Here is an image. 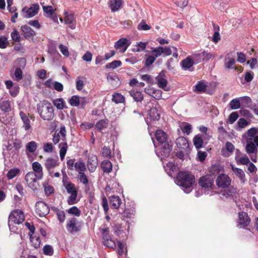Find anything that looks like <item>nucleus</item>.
<instances>
[{"label":"nucleus","instance_id":"obj_22","mask_svg":"<svg viewBox=\"0 0 258 258\" xmlns=\"http://www.w3.org/2000/svg\"><path fill=\"white\" fill-rule=\"evenodd\" d=\"M21 30L23 33L24 37L27 39L33 37L36 34L35 32L31 27L27 25L22 26Z\"/></svg>","mask_w":258,"mask_h":258},{"label":"nucleus","instance_id":"obj_47","mask_svg":"<svg viewBox=\"0 0 258 258\" xmlns=\"http://www.w3.org/2000/svg\"><path fill=\"white\" fill-rule=\"evenodd\" d=\"M67 212L77 217H79L81 214V210L76 206H73L68 210Z\"/></svg>","mask_w":258,"mask_h":258},{"label":"nucleus","instance_id":"obj_21","mask_svg":"<svg viewBox=\"0 0 258 258\" xmlns=\"http://www.w3.org/2000/svg\"><path fill=\"white\" fill-rule=\"evenodd\" d=\"M58 158H48L45 161V166L49 173L52 172V170L58 165Z\"/></svg>","mask_w":258,"mask_h":258},{"label":"nucleus","instance_id":"obj_7","mask_svg":"<svg viewBox=\"0 0 258 258\" xmlns=\"http://www.w3.org/2000/svg\"><path fill=\"white\" fill-rule=\"evenodd\" d=\"M82 225V221H79L75 217H72L68 221L66 228L70 233L78 232L81 229Z\"/></svg>","mask_w":258,"mask_h":258},{"label":"nucleus","instance_id":"obj_35","mask_svg":"<svg viewBox=\"0 0 258 258\" xmlns=\"http://www.w3.org/2000/svg\"><path fill=\"white\" fill-rule=\"evenodd\" d=\"M203 140L200 135H196L193 139V143L197 149H200L203 147Z\"/></svg>","mask_w":258,"mask_h":258},{"label":"nucleus","instance_id":"obj_1","mask_svg":"<svg viewBox=\"0 0 258 258\" xmlns=\"http://www.w3.org/2000/svg\"><path fill=\"white\" fill-rule=\"evenodd\" d=\"M247 138L246 139V145L245 150L248 154H254V158L251 156L252 161H256V155L258 150V127H252L249 129L247 132Z\"/></svg>","mask_w":258,"mask_h":258},{"label":"nucleus","instance_id":"obj_9","mask_svg":"<svg viewBox=\"0 0 258 258\" xmlns=\"http://www.w3.org/2000/svg\"><path fill=\"white\" fill-rule=\"evenodd\" d=\"M25 220L23 212L20 210H14L11 213L9 216V221L14 224L19 225Z\"/></svg>","mask_w":258,"mask_h":258},{"label":"nucleus","instance_id":"obj_38","mask_svg":"<svg viewBox=\"0 0 258 258\" xmlns=\"http://www.w3.org/2000/svg\"><path fill=\"white\" fill-rule=\"evenodd\" d=\"M74 168L78 172V174L84 172L86 170L85 164L82 161L75 162Z\"/></svg>","mask_w":258,"mask_h":258},{"label":"nucleus","instance_id":"obj_18","mask_svg":"<svg viewBox=\"0 0 258 258\" xmlns=\"http://www.w3.org/2000/svg\"><path fill=\"white\" fill-rule=\"evenodd\" d=\"M180 64L182 69L184 71H193L194 70L192 68L194 64H195V63L190 56H188L185 59H183L180 62Z\"/></svg>","mask_w":258,"mask_h":258},{"label":"nucleus","instance_id":"obj_51","mask_svg":"<svg viewBox=\"0 0 258 258\" xmlns=\"http://www.w3.org/2000/svg\"><path fill=\"white\" fill-rule=\"evenodd\" d=\"M191 59H193V61L195 64H198L201 61H203V58L202 55V52L200 53H194L191 56Z\"/></svg>","mask_w":258,"mask_h":258},{"label":"nucleus","instance_id":"obj_44","mask_svg":"<svg viewBox=\"0 0 258 258\" xmlns=\"http://www.w3.org/2000/svg\"><path fill=\"white\" fill-rule=\"evenodd\" d=\"M236 193V188L233 187H230L227 191H224L221 192L223 197L226 198H232L234 197L235 194Z\"/></svg>","mask_w":258,"mask_h":258},{"label":"nucleus","instance_id":"obj_37","mask_svg":"<svg viewBox=\"0 0 258 258\" xmlns=\"http://www.w3.org/2000/svg\"><path fill=\"white\" fill-rule=\"evenodd\" d=\"M30 240L32 243V245L35 248H38L40 247L41 240L39 236L33 235H30Z\"/></svg>","mask_w":258,"mask_h":258},{"label":"nucleus","instance_id":"obj_30","mask_svg":"<svg viewBox=\"0 0 258 258\" xmlns=\"http://www.w3.org/2000/svg\"><path fill=\"white\" fill-rule=\"evenodd\" d=\"M101 168L103 172L109 173L112 171V164L109 160H104L101 163Z\"/></svg>","mask_w":258,"mask_h":258},{"label":"nucleus","instance_id":"obj_57","mask_svg":"<svg viewBox=\"0 0 258 258\" xmlns=\"http://www.w3.org/2000/svg\"><path fill=\"white\" fill-rule=\"evenodd\" d=\"M14 75L15 76V80L19 82L23 78V72L21 69L19 68L16 69L14 72Z\"/></svg>","mask_w":258,"mask_h":258},{"label":"nucleus","instance_id":"obj_2","mask_svg":"<svg viewBox=\"0 0 258 258\" xmlns=\"http://www.w3.org/2000/svg\"><path fill=\"white\" fill-rule=\"evenodd\" d=\"M52 137V142L54 144L56 145L61 141L58 145V148L59 149L60 158L62 161L68 149L67 142V131L65 126L61 125L59 130H56Z\"/></svg>","mask_w":258,"mask_h":258},{"label":"nucleus","instance_id":"obj_6","mask_svg":"<svg viewBox=\"0 0 258 258\" xmlns=\"http://www.w3.org/2000/svg\"><path fill=\"white\" fill-rule=\"evenodd\" d=\"M154 146L156 149V154L161 159L168 157L172 150L171 146L169 145L168 142H162V144L157 145L154 143Z\"/></svg>","mask_w":258,"mask_h":258},{"label":"nucleus","instance_id":"obj_14","mask_svg":"<svg viewBox=\"0 0 258 258\" xmlns=\"http://www.w3.org/2000/svg\"><path fill=\"white\" fill-rule=\"evenodd\" d=\"M39 10V5L38 4H34L32 5V6L29 8L27 7L23 8L22 9V12L24 14H25V15L24 16V17L30 18L37 15L38 13Z\"/></svg>","mask_w":258,"mask_h":258},{"label":"nucleus","instance_id":"obj_34","mask_svg":"<svg viewBox=\"0 0 258 258\" xmlns=\"http://www.w3.org/2000/svg\"><path fill=\"white\" fill-rule=\"evenodd\" d=\"M149 115L153 120H158L160 118V111L156 107H152L149 111Z\"/></svg>","mask_w":258,"mask_h":258},{"label":"nucleus","instance_id":"obj_20","mask_svg":"<svg viewBox=\"0 0 258 258\" xmlns=\"http://www.w3.org/2000/svg\"><path fill=\"white\" fill-rule=\"evenodd\" d=\"M177 147L184 151L188 150L189 148L188 142L186 138L183 137H179L176 140Z\"/></svg>","mask_w":258,"mask_h":258},{"label":"nucleus","instance_id":"obj_54","mask_svg":"<svg viewBox=\"0 0 258 258\" xmlns=\"http://www.w3.org/2000/svg\"><path fill=\"white\" fill-rule=\"evenodd\" d=\"M121 64V62L120 60H113L112 62L107 64L106 68L107 69H111L113 70L120 67Z\"/></svg>","mask_w":258,"mask_h":258},{"label":"nucleus","instance_id":"obj_28","mask_svg":"<svg viewBox=\"0 0 258 258\" xmlns=\"http://www.w3.org/2000/svg\"><path fill=\"white\" fill-rule=\"evenodd\" d=\"M194 90L198 93L205 92L207 88V85L205 81L201 80L198 81L197 84L194 86Z\"/></svg>","mask_w":258,"mask_h":258},{"label":"nucleus","instance_id":"obj_17","mask_svg":"<svg viewBox=\"0 0 258 258\" xmlns=\"http://www.w3.org/2000/svg\"><path fill=\"white\" fill-rule=\"evenodd\" d=\"M130 44L131 42L126 38H121L115 43L114 47L120 52H124Z\"/></svg>","mask_w":258,"mask_h":258},{"label":"nucleus","instance_id":"obj_41","mask_svg":"<svg viewBox=\"0 0 258 258\" xmlns=\"http://www.w3.org/2000/svg\"><path fill=\"white\" fill-rule=\"evenodd\" d=\"M37 148V144L35 141H31L28 143L26 145V150L29 153H34Z\"/></svg>","mask_w":258,"mask_h":258},{"label":"nucleus","instance_id":"obj_42","mask_svg":"<svg viewBox=\"0 0 258 258\" xmlns=\"http://www.w3.org/2000/svg\"><path fill=\"white\" fill-rule=\"evenodd\" d=\"M135 211L133 209L129 210L126 209L121 214V219L125 221L126 218H131L134 215Z\"/></svg>","mask_w":258,"mask_h":258},{"label":"nucleus","instance_id":"obj_36","mask_svg":"<svg viewBox=\"0 0 258 258\" xmlns=\"http://www.w3.org/2000/svg\"><path fill=\"white\" fill-rule=\"evenodd\" d=\"M122 5L121 0H113L110 2V9L112 12L118 11Z\"/></svg>","mask_w":258,"mask_h":258},{"label":"nucleus","instance_id":"obj_16","mask_svg":"<svg viewBox=\"0 0 258 258\" xmlns=\"http://www.w3.org/2000/svg\"><path fill=\"white\" fill-rule=\"evenodd\" d=\"M238 225L239 228H244L249 225L250 219L247 213L240 212L238 213Z\"/></svg>","mask_w":258,"mask_h":258},{"label":"nucleus","instance_id":"obj_39","mask_svg":"<svg viewBox=\"0 0 258 258\" xmlns=\"http://www.w3.org/2000/svg\"><path fill=\"white\" fill-rule=\"evenodd\" d=\"M112 100L116 104L123 103L125 101L124 97L120 93H115L112 95Z\"/></svg>","mask_w":258,"mask_h":258},{"label":"nucleus","instance_id":"obj_48","mask_svg":"<svg viewBox=\"0 0 258 258\" xmlns=\"http://www.w3.org/2000/svg\"><path fill=\"white\" fill-rule=\"evenodd\" d=\"M43 186L44 187L45 194L47 196H49L54 193V188L53 186L49 185L48 183H44L43 184Z\"/></svg>","mask_w":258,"mask_h":258},{"label":"nucleus","instance_id":"obj_11","mask_svg":"<svg viewBox=\"0 0 258 258\" xmlns=\"http://www.w3.org/2000/svg\"><path fill=\"white\" fill-rule=\"evenodd\" d=\"M216 183L218 187L225 188L230 185L231 180L227 175L220 174L218 176L216 180Z\"/></svg>","mask_w":258,"mask_h":258},{"label":"nucleus","instance_id":"obj_43","mask_svg":"<svg viewBox=\"0 0 258 258\" xmlns=\"http://www.w3.org/2000/svg\"><path fill=\"white\" fill-rule=\"evenodd\" d=\"M68 102L72 106H79L80 103V99L78 95H74L70 98Z\"/></svg>","mask_w":258,"mask_h":258},{"label":"nucleus","instance_id":"obj_12","mask_svg":"<svg viewBox=\"0 0 258 258\" xmlns=\"http://www.w3.org/2000/svg\"><path fill=\"white\" fill-rule=\"evenodd\" d=\"M25 180L28 186L33 190H36L38 186L37 175L33 172H29L25 176Z\"/></svg>","mask_w":258,"mask_h":258},{"label":"nucleus","instance_id":"obj_53","mask_svg":"<svg viewBox=\"0 0 258 258\" xmlns=\"http://www.w3.org/2000/svg\"><path fill=\"white\" fill-rule=\"evenodd\" d=\"M78 178L80 182L82 183L83 184L86 185L88 184L89 181L88 177L85 174L84 172L78 174Z\"/></svg>","mask_w":258,"mask_h":258},{"label":"nucleus","instance_id":"obj_26","mask_svg":"<svg viewBox=\"0 0 258 258\" xmlns=\"http://www.w3.org/2000/svg\"><path fill=\"white\" fill-rule=\"evenodd\" d=\"M121 203L120 198L117 196H112L109 198V204L111 208L117 209Z\"/></svg>","mask_w":258,"mask_h":258},{"label":"nucleus","instance_id":"obj_10","mask_svg":"<svg viewBox=\"0 0 258 258\" xmlns=\"http://www.w3.org/2000/svg\"><path fill=\"white\" fill-rule=\"evenodd\" d=\"M102 235L103 244L110 248H115L116 244L115 241L111 238L109 235V230L108 228H103L102 230Z\"/></svg>","mask_w":258,"mask_h":258},{"label":"nucleus","instance_id":"obj_29","mask_svg":"<svg viewBox=\"0 0 258 258\" xmlns=\"http://www.w3.org/2000/svg\"><path fill=\"white\" fill-rule=\"evenodd\" d=\"M12 103L9 100H3L0 102L1 110L6 113H9L12 110Z\"/></svg>","mask_w":258,"mask_h":258},{"label":"nucleus","instance_id":"obj_33","mask_svg":"<svg viewBox=\"0 0 258 258\" xmlns=\"http://www.w3.org/2000/svg\"><path fill=\"white\" fill-rule=\"evenodd\" d=\"M109 124V120L107 119H101L97 122L95 127L96 129L101 132L103 129L106 128Z\"/></svg>","mask_w":258,"mask_h":258},{"label":"nucleus","instance_id":"obj_62","mask_svg":"<svg viewBox=\"0 0 258 258\" xmlns=\"http://www.w3.org/2000/svg\"><path fill=\"white\" fill-rule=\"evenodd\" d=\"M102 154L104 157L108 158H111L112 157L110 148L106 146L103 148Z\"/></svg>","mask_w":258,"mask_h":258},{"label":"nucleus","instance_id":"obj_13","mask_svg":"<svg viewBox=\"0 0 258 258\" xmlns=\"http://www.w3.org/2000/svg\"><path fill=\"white\" fill-rule=\"evenodd\" d=\"M35 211L39 217H45L49 213V208L44 202L39 201L35 204Z\"/></svg>","mask_w":258,"mask_h":258},{"label":"nucleus","instance_id":"obj_60","mask_svg":"<svg viewBox=\"0 0 258 258\" xmlns=\"http://www.w3.org/2000/svg\"><path fill=\"white\" fill-rule=\"evenodd\" d=\"M175 4L178 7L183 8L188 4V0H173Z\"/></svg>","mask_w":258,"mask_h":258},{"label":"nucleus","instance_id":"obj_59","mask_svg":"<svg viewBox=\"0 0 258 258\" xmlns=\"http://www.w3.org/2000/svg\"><path fill=\"white\" fill-rule=\"evenodd\" d=\"M145 56H146L145 62V66L146 67H149L154 63L156 58L152 54L148 56L146 55Z\"/></svg>","mask_w":258,"mask_h":258},{"label":"nucleus","instance_id":"obj_64","mask_svg":"<svg viewBox=\"0 0 258 258\" xmlns=\"http://www.w3.org/2000/svg\"><path fill=\"white\" fill-rule=\"evenodd\" d=\"M19 87L18 85H15L13 87L9 90L10 95L15 97L19 92Z\"/></svg>","mask_w":258,"mask_h":258},{"label":"nucleus","instance_id":"obj_55","mask_svg":"<svg viewBox=\"0 0 258 258\" xmlns=\"http://www.w3.org/2000/svg\"><path fill=\"white\" fill-rule=\"evenodd\" d=\"M137 29L138 30H144L146 31L150 30L151 29V27L146 24V22L142 20L141 22L138 24L137 26Z\"/></svg>","mask_w":258,"mask_h":258},{"label":"nucleus","instance_id":"obj_25","mask_svg":"<svg viewBox=\"0 0 258 258\" xmlns=\"http://www.w3.org/2000/svg\"><path fill=\"white\" fill-rule=\"evenodd\" d=\"M19 115L20 116L21 119H22L23 122V127L26 131H28L31 127L30 124V120L28 117V115L24 112L23 111H20L19 113Z\"/></svg>","mask_w":258,"mask_h":258},{"label":"nucleus","instance_id":"obj_5","mask_svg":"<svg viewBox=\"0 0 258 258\" xmlns=\"http://www.w3.org/2000/svg\"><path fill=\"white\" fill-rule=\"evenodd\" d=\"M62 182L67 192L71 195L68 200V204L69 205L76 204L77 202L76 199L78 191L75 185L69 180L66 174L63 176Z\"/></svg>","mask_w":258,"mask_h":258},{"label":"nucleus","instance_id":"obj_23","mask_svg":"<svg viewBox=\"0 0 258 258\" xmlns=\"http://www.w3.org/2000/svg\"><path fill=\"white\" fill-rule=\"evenodd\" d=\"M32 169L35 175H37V179H41L43 177L42 167L38 162H34L32 165Z\"/></svg>","mask_w":258,"mask_h":258},{"label":"nucleus","instance_id":"obj_31","mask_svg":"<svg viewBox=\"0 0 258 258\" xmlns=\"http://www.w3.org/2000/svg\"><path fill=\"white\" fill-rule=\"evenodd\" d=\"M162 76H164V72L163 71L160 72L158 76L156 77V80L158 87L160 88L164 89L167 86V81L166 79L162 77Z\"/></svg>","mask_w":258,"mask_h":258},{"label":"nucleus","instance_id":"obj_4","mask_svg":"<svg viewBox=\"0 0 258 258\" xmlns=\"http://www.w3.org/2000/svg\"><path fill=\"white\" fill-rule=\"evenodd\" d=\"M176 181L177 184L182 187L184 191L188 194L192 190V186L195 183V176L186 172H179Z\"/></svg>","mask_w":258,"mask_h":258},{"label":"nucleus","instance_id":"obj_27","mask_svg":"<svg viewBox=\"0 0 258 258\" xmlns=\"http://www.w3.org/2000/svg\"><path fill=\"white\" fill-rule=\"evenodd\" d=\"M232 170L236 176L239 178L241 183L244 184L246 181L244 171L240 168L234 167L233 166H232Z\"/></svg>","mask_w":258,"mask_h":258},{"label":"nucleus","instance_id":"obj_3","mask_svg":"<svg viewBox=\"0 0 258 258\" xmlns=\"http://www.w3.org/2000/svg\"><path fill=\"white\" fill-rule=\"evenodd\" d=\"M54 108L48 100H44L37 104V112L44 120L51 121L54 117Z\"/></svg>","mask_w":258,"mask_h":258},{"label":"nucleus","instance_id":"obj_8","mask_svg":"<svg viewBox=\"0 0 258 258\" xmlns=\"http://www.w3.org/2000/svg\"><path fill=\"white\" fill-rule=\"evenodd\" d=\"M123 224L116 223L113 227V232L114 234L121 237L126 236L128 233L129 224L127 221L124 222V225L122 226Z\"/></svg>","mask_w":258,"mask_h":258},{"label":"nucleus","instance_id":"obj_32","mask_svg":"<svg viewBox=\"0 0 258 258\" xmlns=\"http://www.w3.org/2000/svg\"><path fill=\"white\" fill-rule=\"evenodd\" d=\"M129 94L133 98L135 101L141 102L143 100V94L140 91L131 90L129 91Z\"/></svg>","mask_w":258,"mask_h":258},{"label":"nucleus","instance_id":"obj_19","mask_svg":"<svg viewBox=\"0 0 258 258\" xmlns=\"http://www.w3.org/2000/svg\"><path fill=\"white\" fill-rule=\"evenodd\" d=\"M87 167L90 172H93L98 165V159L96 155H92L88 158Z\"/></svg>","mask_w":258,"mask_h":258},{"label":"nucleus","instance_id":"obj_58","mask_svg":"<svg viewBox=\"0 0 258 258\" xmlns=\"http://www.w3.org/2000/svg\"><path fill=\"white\" fill-rule=\"evenodd\" d=\"M238 114L237 112H232L229 116L228 121L230 124H233L238 118Z\"/></svg>","mask_w":258,"mask_h":258},{"label":"nucleus","instance_id":"obj_24","mask_svg":"<svg viewBox=\"0 0 258 258\" xmlns=\"http://www.w3.org/2000/svg\"><path fill=\"white\" fill-rule=\"evenodd\" d=\"M155 136L158 144L168 142L166 133L161 130L156 131Z\"/></svg>","mask_w":258,"mask_h":258},{"label":"nucleus","instance_id":"obj_49","mask_svg":"<svg viewBox=\"0 0 258 258\" xmlns=\"http://www.w3.org/2000/svg\"><path fill=\"white\" fill-rule=\"evenodd\" d=\"M229 107L231 109L234 110L240 108V103L238 99H233L230 101L229 104Z\"/></svg>","mask_w":258,"mask_h":258},{"label":"nucleus","instance_id":"obj_50","mask_svg":"<svg viewBox=\"0 0 258 258\" xmlns=\"http://www.w3.org/2000/svg\"><path fill=\"white\" fill-rule=\"evenodd\" d=\"M43 251L45 255L49 256L52 255L54 253L53 247L48 244L44 245L43 248Z\"/></svg>","mask_w":258,"mask_h":258},{"label":"nucleus","instance_id":"obj_45","mask_svg":"<svg viewBox=\"0 0 258 258\" xmlns=\"http://www.w3.org/2000/svg\"><path fill=\"white\" fill-rule=\"evenodd\" d=\"M162 46H158L155 48H152L151 53L156 59V58L162 54Z\"/></svg>","mask_w":258,"mask_h":258},{"label":"nucleus","instance_id":"obj_40","mask_svg":"<svg viewBox=\"0 0 258 258\" xmlns=\"http://www.w3.org/2000/svg\"><path fill=\"white\" fill-rule=\"evenodd\" d=\"M53 105L56 106L57 109H63L66 108L65 102L61 98L54 100L53 101Z\"/></svg>","mask_w":258,"mask_h":258},{"label":"nucleus","instance_id":"obj_52","mask_svg":"<svg viewBox=\"0 0 258 258\" xmlns=\"http://www.w3.org/2000/svg\"><path fill=\"white\" fill-rule=\"evenodd\" d=\"M19 172L20 170L18 168L11 169L7 173V176L9 179H11L16 177Z\"/></svg>","mask_w":258,"mask_h":258},{"label":"nucleus","instance_id":"obj_56","mask_svg":"<svg viewBox=\"0 0 258 258\" xmlns=\"http://www.w3.org/2000/svg\"><path fill=\"white\" fill-rule=\"evenodd\" d=\"M65 14V23L67 24H73L75 21L74 15L73 14H68V13H66Z\"/></svg>","mask_w":258,"mask_h":258},{"label":"nucleus","instance_id":"obj_63","mask_svg":"<svg viewBox=\"0 0 258 258\" xmlns=\"http://www.w3.org/2000/svg\"><path fill=\"white\" fill-rule=\"evenodd\" d=\"M11 36L14 41L16 42H19L20 41V36L19 35V32L16 30H14L11 33Z\"/></svg>","mask_w":258,"mask_h":258},{"label":"nucleus","instance_id":"obj_61","mask_svg":"<svg viewBox=\"0 0 258 258\" xmlns=\"http://www.w3.org/2000/svg\"><path fill=\"white\" fill-rule=\"evenodd\" d=\"M101 205H102V207L103 208V210H104L105 214H106L108 213L109 208H108V204L107 199L104 196H103V197L102 198Z\"/></svg>","mask_w":258,"mask_h":258},{"label":"nucleus","instance_id":"obj_15","mask_svg":"<svg viewBox=\"0 0 258 258\" xmlns=\"http://www.w3.org/2000/svg\"><path fill=\"white\" fill-rule=\"evenodd\" d=\"M199 184L200 186L204 188H212L214 186V179L210 175L203 176L200 178Z\"/></svg>","mask_w":258,"mask_h":258},{"label":"nucleus","instance_id":"obj_46","mask_svg":"<svg viewBox=\"0 0 258 258\" xmlns=\"http://www.w3.org/2000/svg\"><path fill=\"white\" fill-rule=\"evenodd\" d=\"M235 63V60L233 58H226L224 60V66L226 69H232Z\"/></svg>","mask_w":258,"mask_h":258}]
</instances>
